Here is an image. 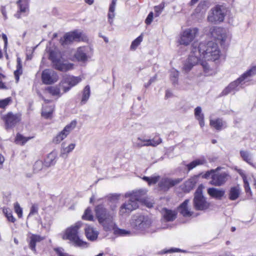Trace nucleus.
I'll return each instance as SVG.
<instances>
[{"label":"nucleus","mask_w":256,"mask_h":256,"mask_svg":"<svg viewBox=\"0 0 256 256\" xmlns=\"http://www.w3.org/2000/svg\"><path fill=\"white\" fill-rule=\"evenodd\" d=\"M142 40V35H140L132 42L130 45V49L133 50H136V48L140 44Z\"/></svg>","instance_id":"nucleus-45"},{"label":"nucleus","mask_w":256,"mask_h":256,"mask_svg":"<svg viewBox=\"0 0 256 256\" xmlns=\"http://www.w3.org/2000/svg\"><path fill=\"white\" fill-rule=\"evenodd\" d=\"M160 180V176H154L150 177V180L149 182V185L150 186L152 184H156Z\"/></svg>","instance_id":"nucleus-55"},{"label":"nucleus","mask_w":256,"mask_h":256,"mask_svg":"<svg viewBox=\"0 0 256 256\" xmlns=\"http://www.w3.org/2000/svg\"><path fill=\"white\" fill-rule=\"evenodd\" d=\"M182 250L179 248H172L166 250H164L162 252V254H167V253H172V252H182Z\"/></svg>","instance_id":"nucleus-57"},{"label":"nucleus","mask_w":256,"mask_h":256,"mask_svg":"<svg viewBox=\"0 0 256 256\" xmlns=\"http://www.w3.org/2000/svg\"><path fill=\"white\" fill-rule=\"evenodd\" d=\"M2 38L4 42V48H6L8 45V38L6 35L4 34H2Z\"/></svg>","instance_id":"nucleus-61"},{"label":"nucleus","mask_w":256,"mask_h":256,"mask_svg":"<svg viewBox=\"0 0 256 256\" xmlns=\"http://www.w3.org/2000/svg\"><path fill=\"white\" fill-rule=\"evenodd\" d=\"M33 136H24L22 134L19 133L17 134L15 138V142L16 144H20L22 146L24 145L28 141L32 139Z\"/></svg>","instance_id":"nucleus-35"},{"label":"nucleus","mask_w":256,"mask_h":256,"mask_svg":"<svg viewBox=\"0 0 256 256\" xmlns=\"http://www.w3.org/2000/svg\"><path fill=\"white\" fill-rule=\"evenodd\" d=\"M82 79L78 76H74L69 75H64L60 86L62 87L64 92H68L72 86H75L81 81Z\"/></svg>","instance_id":"nucleus-9"},{"label":"nucleus","mask_w":256,"mask_h":256,"mask_svg":"<svg viewBox=\"0 0 256 256\" xmlns=\"http://www.w3.org/2000/svg\"><path fill=\"white\" fill-rule=\"evenodd\" d=\"M112 230H114V234L115 235H118L119 236H124L128 235L130 234V231L124 229H120L116 227V224H114V226Z\"/></svg>","instance_id":"nucleus-40"},{"label":"nucleus","mask_w":256,"mask_h":256,"mask_svg":"<svg viewBox=\"0 0 256 256\" xmlns=\"http://www.w3.org/2000/svg\"><path fill=\"white\" fill-rule=\"evenodd\" d=\"M0 10H1V12H2L3 16L5 18H6V10L5 6H2Z\"/></svg>","instance_id":"nucleus-62"},{"label":"nucleus","mask_w":256,"mask_h":256,"mask_svg":"<svg viewBox=\"0 0 256 256\" xmlns=\"http://www.w3.org/2000/svg\"><path fill=\"white\" fill-rule=\"evenodd\" d=\"M244 182V187L245 188V190L246 192L250 191V188L249 186V184L246 180V178H243Z\"/></svg>","instance_id":"nucleus-58"},{"label":"nucleus","mask_w":256,"mask_h":256,"mask_svg":"<svg viewBox=\"0 0 256 256\" xmlns=\"http://www.w3.org/2000/svg\"><path fill=\"white\" fill-rule=\"evenodd\" d=\"M207 162L206 160L204 157H202L200 158L196 159L190 164L186 165L188 171L192 170L196 166L200 165L206 164Z\"/></svg>","instance_id":"nucleus-30"},{"label":"nucleus","mask_w":256,"mask_h":256,"mask_svg":"<svg viewBox=\"0 0 256 256\" xmlns=\"http://www.w3.org/2000/svg\"><path fill=\"white\" fill-rule=\"evenodd\" d=\"M14 210L15 212L18 214V216L19 218H21L22 216V210L20 208L18 203L16 202L14 204Z\"/></svg>","instance_id":"nucleus-50"},{"label":"nucleus","mask_w":256,"mask_h":256,"mask_svg":"<svg viewBox=\"0 0 256 256\" xmlns=\"http://www.w3.org/2000/svg\"><path fill=\"white\" fill-rule=\"evenodd\" d=\"M76 120H73L70 124L66 125L62 130L54 138L52 142L56 144L60 143L76 127Z\"/></svg>","instance_id":"nucleus-11"},{"label":"nucleus","mask_w":256,"mask_h":256,"mask_svg":"<svg viewBox=\"0 0 256 256\" xmlns=\"http://www.w3.org/2000/svg\"><path fill=\"white\" fill-rule=\"evenodd\" d=\"M181 178L172 179L168 178H162L158 183V186L160 190L166 192L170 188L178 184L182 181Z\"/></svg>","instance_id":"nucleus-13"},{"label":"nucleus","mask_w":256,"mask_h":256,"mask_svg":"<svg viewBox=\"0 0 256 256\" xmlns=\"http://www.w3.org/2000/svg\"><path fill=\"white\" fill-rule=\"evenodd\" d=\"M189 202V200H186L178 208V212L185 217L190 216L192 214L188 207Z\"/></svg>","instance_id":"nucleus-24"},{"label":"nucleus","mask_w":256,"mask_h":256,"mask_svg":"<svg viewBox=\"0 0 256 256\" xmlns=\"http://www.w3.org/2000/svg\"><path fill=\"white\" fill-rule=\"evenodd\" d=\"M44 163L42 160H37L34 165V170L35 172H38L43 168Z\"/></svg>","instance_id":"nucleus-47"},{"label":"nucleus","mask_w":256,"mask_h":256,"mask_svg":"<svg viewBox=\"0 0 256 256\" xmlns=\"http://www.w3.org/2000/svg\"><path fill=\"white\" fill-rule=\"evenodd\" d=\"M2 119L5 122L6 128L8 129L14 127L20 120L21 118L20 114L10 112L4 116Z\"/></svg>","instance_id":"nucleus-16"},{"label":"nucleus","mask_w":256,"mask_h":256,"mask_svg":"<svg viewBox=\"0 0 256 256\" xmlns=\"http://www.w3.org/2000/svg\"><path fill=\"white\" fill-rule=\"evenodd\" d=\"M60 89L62 87L59 86H49L46 88V90L53 96H61Z\"/></svg>","instance_id":"nucleus-32"},{"label":"nucleus","mask_w":256,"mask_h":256,"mask_svg":"<svg viewBox=\"0 0 256 256\" xmlns=\"http://www.w3.org/2000/svg\"><path fill=\"white\" fill-rule=\"evenodd\" d=\"M90 50L91 48L88 46H82L78 48L74 54L75 58L78 62H86L88 58V52Z\"/></svg>","instance_id":"nucleus-18"},{"label":"nucleus","mask_w":256,"mask_h":256,"mask_svg":"<svg viewBox=\"0 0 256 256\" xmlns=\"http://www.w3.org/2000/svg\"><path fill=\"white\" fill-rule=\"evenodd\" d=\"M226 10L225 6L217 5L211 9L208 16V20L211 22H220L224 20Z\"/></svg>","instance_id":"nucleus-6"},{"label":"nucleus","mask_w":256,"mask_h":256,"mask_svg":"<svg viewBox=\"0 0 256 256\" xmlns=\"http://www.w3.org/2000/svg\"><path fill=\"white\" fill-rule=\"evenodd\" d=\"M58 74L50 69L43 70L42 74V80L44 84H51L58 81Z\"/></svg>","instance_id":"nucleus-14"},{"label":"nucleus","mask_w":256,"mask_h":256,"mask_svg":"<svg viewBox=\"0 0 256 256\" xmlns=\"http://www.w3.org/2000/svg\"><path fill=\"white\" fill-rule=\"evenodd\" d=\"M172 96V93L170 90H166V97L168 98Z\"/></svg>","instance_id":"nucleus-63"},{"label":"nucleus","mask_w":256,"mask_h":256,"mask_svg":"<svg viewBox=\"0 0 256 256\" xmlns=\"http://www.w3.org/2000/svg\"><path fill=\"white\" fill-rule=\"evenodd\" d=\"M16 69L14 72V74L16 82H18L19 80L20 76L22 73V62L20 58H18L16 59Z\"/></svg>","instance_id":"nucleus-34"},{"label":"nucleus","mask_w":256,"mask_h":256,"mask_svg":"<svg viewBox=\"0 0 256 256\" xmlns=\"http://www.w3.org/2000/svg\"><path fill=\"white\" fill-rule=\"evenodd\" d=\"M146 192V190H139L126 194V198H129L120 207V214L123 215L129 214L138 208L139 202L142 200V196Z\"/></svg>","instance_id":"nucleus-3"},{"label":"nucleus","mask_w":256,"mask_h":256,"mask_svg":"<svg viewBox=\"0 0 256 256\" xmlns=\"http://www.w3.org/2000/svg\"><path fill=\"white\" fill-rule=\"evenodd\" d=\"M210 34L214 40L218 41L222 45L224 44L227 38L225 30L218 27L210 28Z\"/></svg>","instance_id":"nucleus-12"},{"label":"nucleus","mask_w":256,"mask_h":256,"mask_svg":"<svg viewBox=\"0 0 256 256\" xmlns=\"http://www.w3.org/2000/svg\"><path fill=\"white\" fill-rule=\"evenodd\" d=\"M38 206L37 204H34L32 205L30 208V214H28V216H33L34 214H36L38 213Z\"/></svg>","instance_id":"nucleus-51"},{"label":"nucleus","mask_w":256,"mask_h":256,"mask_svg":"<svg viewBox=\"0 0 256 256\" xmlns=\"http://www.w3.org/2000/svg\"><path fill=\"white\" fill-rule=\"evenodd\" d=\"M152 224V220L148 216L136 214L132 218L130 224L132 228L136 230L144 231L148 228Z\"/></svg>","instance_id":"nucleus-5"},{"label":"nucleus","mask_w":256,"mask_h":256,"mask_svg":"<svg viewBox=\"0 0 256 256\" xmlns=\"http://www.w3.org/2000/svg\"><path fill=\"white\" fill-rule=\"evenodd\" d=\"M146 140L148 142L146 145L148 146H156L162 142V140L160 138H154L152 139H146Z\"/></svg>","instance_id":"nucleus-41"},{"label":"nucleus","mask_w":256,"mask_h":256,"mask_svg":"<svg viewBox=\"0 0 256 256\" xmlns=\"http://www.w3.org/2000/svg\"><path fill=\"white\" fill-rule=\"evenodd\" d=\"M82 223L78 222L74 225L68 228L60 234L64 240H68L70 243L74 246L86 248L88 246V243L84 241L78 236V230Z\"/></svg>","instance_id":"nucleus-2"},{"label":"nucleus","mask_w":256,"mask_h":256,"mask_svg":"<svg viewBox=\"0 0 256 256\" xmlns=\"http://www.w3.org/2000/svg\"><path fill=\"white\" fill-rule=\"evenodd\" d=\"M244 83L245 82H244L240 77L238 78L236 80L230 83L229 85L223 90L222 92V95L226 96L230 92H234L236 91H238L240 88H242V86Z\"/></svg>","instance_id":"nucleus-17"},{"label":"nucleus","mask_w":256,"mask_h":256,"mask_svg":"<svg viewBox=\"0 0 256 256\" xmlns=\"http://www.w3.org/2000/svg\"><path fill=\"white\" fill-rule=\"evenodd\" d=\"M120 198V195L118 194H113L108 196V200L114 203L118 202Z\"/></svg>","instance_id":"nucleus-52"},{"label":"nucleus","mask_w":256,"mask_h":256,"mask_svg":"<svg viewBox=\"0 0 256 256\" xmlns=\"http://www.w3.org/2000/svg\"><path fill=\"white\" fill-rule=\"evenodd\" d=\"M198 178V176H196L190 178L184 184L186 190L190 191L194 187L197 182Z\"/></svg>","instance_id":"nucleus-36"},{"label":"nucleus","mask_w":256,"mask_h":256,"mask_svg":"<svg viewBox=\"0 0 256 256\" xmlns=\"http://www.w3.org/2000/svg\"><path fill=\"white\" fill-rule=\"evenodd\" d=\"M256 74V66H252L251 68L243 74L240 77L244 82L248 77H251Z\"/></svg>","instance_id":"nucleus-38"},{"label":"nucleus","mask_w":256,"mask_h":256,"mask_svg":"<svg viewBox=\"0 0 256 256\" xmlns=\"http://www.w3.org/2000/svg\"><path fill=\"white\" fill-rule=\"evenodd\" d=\"M210 125L218 130H220L226 127V122L221 118L211 120Z\"/></svg>","instance_id":"nucleus-28"},{"label":"nucleus","mask_w":256,"mask_h":256,"mask_svg":"<svg viewBox=\"0 0 256 256\" xmlns=\"http://www.w3.org/2000/svg\"><path fill=\"white\" fill-rule=\"evenodd\" d=\"M49 59L52 61L53 66L58 70L66 72L70 70L72 67L70 64L62 63L60 54L55 51H50Z\"/></svg>","instance_id":"nucleus-7"},{"label":"nucleus","mask_w":256,"mask_h":256,"mask_svg":"<svg viewBox=\"0 0 256 256\" xmlns=\"http://www.w3.org/2000/svg\"><path fill=\"white\" fill-rule=\"evenodd\" d=\"M164 4L163 3L160 4L158 6H155L154 8V12H156V16H158L161 14L163 9L164 8Z\"/></svg>","instance_id":"nucleus-49"},{"label":"nucleus","mask_w":256,"mask_h":256,"mask_svg":"<svg viewBox=\"0 0 256 256\" xmlns=\"http://www.w3.org/2000/svg\"><path fill=\"white\" fill-rule=\"evenodd\" d=\"M18 10L14 16L17 18H20L22 16H25L28 10V4L26 0H19L17 2Z\"/></svg>","instance_id":"nucleus-21"},{"label":"nucleus","mask_w":256,"mask_h":256,"mask_svg":"<svg viewBox=\"0 0 256 256\" xmlns=\"http://www.w3.org/2000/svg\"><path fill=\"white\" fill-rule=\"evenodd\" d=\"M208 193L214 198L221 200L225 194V191L222 189L211 188L208 190Z\"/></svg>","instance_id":"nucleus-25"},{"label":"nucleus","mask_w":256,"mask_h":256,"mask_svg":"<svg viewBox=\"0 0 256 256\" xmlns=\"http://www.w3.org/2000/svg\"><path fill=\"white\" fill-rule=\"evenodd\" d=\"M11 101L12 99L10 97L7 98L5 99L0 100V108H4L9 104Z\"/></svg>","instance_id":"nucleus-48"},{"label":"nucleus","mask_w":256,"mask_h":256,"mask_svg":"<svg viewBox=\"0 0 256 256\" xmlns=\"http://www.w3.org/2000/svg\"><path fill=\"white\" fill-rule=\"evenodd\" d=\"M179 76V72L173 68L170 71V79L174 85L178 84V80Z\"/></svg>","instance_id":"nucleus-37"},{"label":"nucleus","mask_w":256,"mask_h":256,"mask_svg":"<svg viewBox=\"0 0 256 256\" xmlns=\"http://www.w3.org/2000/svg\"><path fill=\"white\" fill-rule=\"evenodd\" d=\"M240 156L242 160L254 168H256V164L253 163V157L252 153L246 150H241L240 152Z\"/></svg>","instance_id":"nucleus-23"},{"label":"nucleus","mask_w":256,"mask_h":256,"mask_svg":"<svg viewBox=\"0 0 256 256\" xmlns=\"http://www.w3.org/2000/svg\"><path fill=\"white\" fill-rule=\"evenodd\" d=\"M3 212L8 221L12 222H14L16 221V218L13 216L12 212L10 209L8 208H4L3 209Z\"/></svg>","instance_id":"nucleus-43"},{"label":"nucleus","mask_w":256,"mask_h":256,"mask_svg":"<svg viewBox=\"0 0 256 256\" xmlns=\"http://www.w3.org/2000/svg\"><path fill=\"white\" fill-rule=\"evenodd\" d=\"M96 215L100 224L106 231H110L114 226V215L108 212L104 206L98 205L95 208Z\"/></svg>","instance_id":"nucleus-4"},{"label":"nucleus","mask_w":256,"mask_h":256,"mask_svg":"<svg viewBox=\"0 0 256 256\" xmlns=\"http://www.w3.org/2000/svg\"><path fill=\"white\" fill-rule=\"evenodd\" d=\"M154 14L152 12H150L145 20V22L147 25L150 24L153 20Z\"/></svg>","instance_id":"nucleus-54"},{"label":"nucleus","mask_w":256,"mask_h":256,"mask_svg":"<svg viewBox=\"0 0 256 256\" xmlns=\"http://www.w3.org/2000/svg\"><path fill=\"white\" fill-rule=\"evenodd\" d=\"M90 94V86L88 85L86 86L82 92V98L80 102V104L84 105L86 104Z\"/></svg>","instance_id":"nucleus-33"},{"label":"nucleus","mask_w":256,"mask_h":256,"mask_svg":"<svg viewBox=\"0 0 256 256\" xmlns=\"http://www.w3.org/2000/svg\"><path fill=\"white\" fill-rule=\"evenodd\" d=\"M220 56V50L216 42L212 40L200 43L194 42L192 46L190 54L186 62L183 70L188 72L194 65L200 63L204 76L212 75L214 71L206 61H215Z\"/></svg>","instance_id":"nucleus-1"},{"label":"nucleus","mask_w":256,"mask_h":256,"mask_svg":"<svg viewBox=\"0 0 256 256\" xmlns=\"http://www.w3.org/2000/svg\"><path fill=\"white\" fill-rule=\"evenodd\" d=\"M229 176L226 172H214L212 175L210 184L216 186L224 185L228 180Z\"/></svg>","instance_id":"nucleus-15"},{"label":"nucleus","mask_w":256,"mask_h":256,"mask_svg":"<svg viewBox=\"0 0 256 256\" xmlns=\"http://www.w3.org/2000/svg\"><path fill=\"white\" fill-rule=\"evenodd\" d=\"M57 157V152L55 150H53L50 153L44 162V165L45 166L48 168L51 166H53L56 162V158Z\"/></svg>","instance_id":"nucleus-26"},{"label":"nucleus","mask_w":256,"mask_h":256,"mask_svg":"<svg viewBox=\"0 0 256 256\" xmlns=\"http://www.w3.org/2000/svg\"><path fill=\"white\" fill-rule=\"evenodd\" d=\"M194 115L196 118H198L202 116H204L202 114V108L200 106H197L194 110Z\"/></svg>","instance_id":"nucleus-53"},{"label":"nucleus","mask_w":256,"mask_h":256,"mask_svg":"<svg viewBox=\"0 0 256 256\" xmlns=\"http://www.w3.org/2000/svg\"><path fill=\"white\" fill-rule=\"evenodd\" d=\"M146 139L143 138L142 137H138L136 140L134 142V146L136 148H141L142 146H148Z\"/></svg>","instance_id":"nucleus-39"},{"label":"nucleus","mask_w":256,"mask_h":256,"mask_svg":"<svg viewBox=\"0 0 256 256\" xmlns=\"http://www.w3.org/2000/svg\"><path fill=\"white\" fill-rule=\"evenodd\" d=\"M198 29L192 28L185 30L181 34L179 42L180 44L188 45L198 35Z\"/></svg>","instance_id":"nucleus-10"},{"label":"nucleus","mask_w":256,"mask_h":256,"mask_svg":"<svg viewBox=\"0 0 256 256\" xmlns=\"http://www.w3.org/2000/svg\"><path fill=\"white\" fill-rule=\"evenodd\" d=\"M54 108L50 106L48 108V110H47L46 108H44L42 110V116L46 118L50 117L53 112Z\"/></svg>","instance_id":"nucleus-46"},{"label":"nucleus","mask_w":256,"mask_h":256,"mask_svg":"<svg viewBox=\"0 0 256 256\" xmlns=\"http://www.w3.org/2000/svg\"><path fill=\"white\" fill-rule=\"evenodd\" d=\"M82 34L76 31L66 34L64 36V40H61V44L64 46L73 41H79Z\"/></svg>","instance_id":"nucleus-19"},{"label":"nucleus","mask_w":256,"mask_h":256,"mask_svg":"<svg viewBox=\"0 0 256 256\" xmlns=\"http://www.w3.org/2000/svg\"><path fill=\"white\" fill-rule=\"evenodd\" d=\"M214 172L215 170H212L210 171H208L203 175L202 178H208L210 176L214 174Z\"/></svg>","instance_id":"nucleus-59"},{"label":"nucleus","mask_w":256,"mask_h":256,"mask_svg":"<svg viewBox=\"0 0 256 256\" xmlns=\"http://www.w3.org/2000/svg\"><path fill=\"white\" fill-rule=\"evenodd\" d=\"M240 194V188L239 186H232L230 188L228 193V198L231 200H236Z\"/></svg>","instance_id":"nucleus-29"},{"label":"nucleus","mask_w":256,"mask_h":256,"mask_svg":"<svg viewBox=\"0 0 256 256\" xmlns=\"http://www.w3.org/2000/svg\"><path fill=\"white\" fill-rule=\"evenodd\" d=\"M162 216L164 220L166 222L174 220L176 216V213L172 210L164 208L162 209Z\"/></svg>","instance_id":"nucleus-27"},{"label":"nucleus","mask_w":256,"mask_h":256,"mask_svg":"<svg viewBox=\"0 0 256 256\" xmlns=\"http://www.w3.org/2000/svg\"><path fill=\"white\" fill-rule=\"evenodd\" d=\"M199 121V124L201 128H202L204 126V116H202L198 118H196Z\"/></svg>","instance_id":"nucleus-60"},{"label":"nucleus","mask_w":256,"mask_h":256,"mask_svg":"<svg viewBox=\"0 0 256 256\" xmlns=\"http://www.w3.org/2000/svg\"><path fill=\"white\" fill-rule=\"evenodd\" d=\"M138 130H140L142 128V126L138 124H135L134 126Z\"/></svg>","instance_id":"nucleus-64"},{"label":"nucleus","mask_w":256,"mask_h":256,"mask_svg":"<svg viewBox=\"0 0 256 256\" xmlns=\"http://www.w3.org/2000/svg\"><path fill=\"white\" fill-rule=\"evenodd\" d=\"M116 0H112V3L110 6L108 13V21L110 24L112 25L113 24V19L115 16L114 10L116 6Z\"/></svg>","instance_id":"nucleus-31"},{"label":"nucleus","mask_w":256,"mask_h":256,"mask_svg":"<svg viewBox=\"0 0 256 256\" xmlns=\"http://www.w3.org/2000/svg\"><path fill=\"white\" fill-rule=\"evenodd\" d=\"M44 238L38 234H31L28 239L29 248L34 253L36 254V244L43 240Z\"/></svg>","instance_id":"nucleus-20"},{"label":"nucleus","mask_w":256,"mask_h":256,"mask_svg":"<svg viewBox=\"0 0 256 256\" xmlns=\"http://www.w3.org/2000/svg\"><path fill=\"white\" fill-rule=\"evenodd\" d=\"M85 235L87 239L90 241H96L99 234V232L96 228L90 226H86L84 228Z\"/></svg>","instance_id":"nucleus-22"},{"label":"nucleus","mask_w":256,"mask_h":256,"mask_svg":"<svg viewBox=\"0 0 256 256\" xmlns=\"http://www.w3.org/2000/svg\"><path fill=\"white\" fill-rule=\"evenodd\" d=\"M5 78V76L0 73V89H7V87L6 86L4 83L2 82V79Z\"/></svg>","instance_id":"nucleus-56"},{"label":"nucleus","mask_w":256,"mask_h":256,"mask_svg":"<svg viewBox=\"0 0 256 256\" xmlns=\"http://www.w3.org/2000/svg\"><path fill=\"white\" fill-rule=\"evenodd\" d=\"M194 203L196 210H204L208 206V204L202 194V185L198 188L195 192Z\"/></svg>","instance_id":"nucleus-8"},{"label":"nucleus","mask_w":256,"mask_h":256,"mask_svg":"<svg viewBox=\"0 0 256 256\" xmlns=\"http://www.w3.org/2000/svg\"><path fill=\"white\" fill-rule=\"evenodd\" d=\"M62 149L61 150V156H62L64 154H68L71 152L75 148L74 144H71L67 147L64 148V143L62 144Z\"/></svg>","instance_id":"nucleus-42"},{"label":"nucleus","mask_w":256,"mask_h":256,"mask_svg":"<svg viewBox=\"0 0 256 256\" xmlns=\"http://www.w3.org/2000/svg\"><path fill=\"white\" fill-rule=\"evenodd\" d=\"M82 218L83 220H87L91 221L93 220L94 217L92 213V210L89 208L86 210Z\"/></svg>","instance_id":"nucleus-44"}]
</instances>
